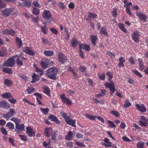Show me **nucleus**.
Listing matches in <instances>:
<instances>
[{
	"mask_svg": "<svg viewBox=\"0 0 148 148\" xmlns=\"http://www.w3.org/2000/svg\"><path fill=\"white\" fill-rule=\"evenodd\" d=\"M58 69L55 67H52L48 69L45 74L51 79L56 80L57 79L56 76L58 72Z\"/></svg>",
	"mask_w": 148,
	"mask_h": 148,
	"instance_id": "1",
	"label": "nucleus"
},
{
	"mask_svg": "<svg viewBox=\"0 0 148 148\" xmlns=\"http://www.w3.org/2000/svg\"><path fill=\"white\" fill-rule=\"evenodd\" d=\"M42 16L43 18L48 21L49 23H50L52 21V15L50 12L48 10H44L42 12Z\"/></svg>",
	"mask_w": 148,
	"mask_h": 148,
	"instance_id": "2",
	"label": "nucleus"
},
{
	"mask_svg": "<svg viewBox=\"0 0 148 148\" xmlns=\"http://www.w3.org/2000/svg\"><path fill=\"white\" fill-rule=\"evenodd\" d=\"M111 78H110L108 79V80L110 82V83H106L104 84V85L106 87L109 88L111 92H114L115 90V86L112 81Z\"/></svg>",
	"mask_w": 148,
	"mask_h": 148,
	"instance_id": "3",
	"label": "nucleus"
},
{
	"mask_svg": "<svg viewBox=\"0 0 148 148\" xmlns=\"http://www.w3.org/2000/svg\"><path fill=\"white\" fill-rule=\"evenodd\" d=\"M14 11V9L13 8H6L1 11L2 15L5 17H8L9 16L11 13Z\"/></svg>",
	"mask_w": 148,
	"mask_h": 148,
	"instance_id": "4",
	"label": "nucleus"
},
{
	"mask_svg": "<svg viewBox=\"0 0 148 148\" xmlns=\"http://www.w3.org/2000/svg\"><path fill=\"white\" fill-rule=\"evenodd\" d=\"M15 60L13 58H9L3 63V65L9 67H12L15 64Z\"/></svg>",
	"mask_w": 148,
	"mask_h": 148,
	"instance_id": "5",
	"label": "nucleus"
},
{
	"mask_svg": "<svg viewBox=\"0 0 148 148\" xmlns=\"http://www.w3.org/2000/svg\"><path fill=\"white\" fill-rule=\"evenodd\" d=\"M58 58L59 61L62 64H64L67 60L66 57L62 53L60 52L58 54Z\"/></svg>",
	"mask_w": 148,
	"mask_h": 148,
	"instance_id": "6",
	"label": "nucleus"
},
{
	"mask_svg": "<svg viewBox=\"0 0 148 148\" xmlns=\"http://www.w3.org/2000/svg\"><path fill=\"white\" fill-rule=\"evenodd\" d=\"M136 14L137 16L139 18L140 20L144 22L146 21V19L147 18V17L146 14L138 12H136Z\"/></svg>",
	"mask_w": 148,
	"mask_h": 148,
	"instance_id": "7",
	"label": "nucleus"
},
{
	"mask_svg": "<svg viewBox=\"0 0 148 148\" xmlns=\"http://www.w3.org/2000/svg\"><path fill=\"white\" fill-rule=\"evenodd\" d=\"M139 35L137 31H134L132 34L133 40L136 42H138L139 40Z\"/></svg>",
	"mask_w": 148,
	"mask_h": 148,
	"instance_id": "8",
	"label": "nucleus"
},
{
	"mask_svg": "<svg viewBox=\"0 0 148 148\" xmlns=\"http://www.w3.org/2000/svg\"><path fill=\"white\" fill-rule=\"evenodd\" d=\"M60 98L62 101L66 104L69 105L72 103L71 101L68 98L65 97L64 94H61L60 95Z\"/></svg>",
	"mask_w": 148,
	"mask_h": 148,
	"instance_id": "9",
	"label": "nucleus"
},
{
	"mask_svg": "<svg viewBox=\"0 0 148 148\" xmlns=\"http://www.w3.org/2000/svg\"><path fill=\"white\" fill-rule=\"evenodd\" d=\"M26 133L30 137L35 136V133L33 129L30 127H26Z\"/></svg>",
	"mask_w": 148,
	"mask_h": 148,
	"instance_id": "10",
	"label": "nucleus"
},
{
	"mask_svg": "<svg viewBox=\"0 0 148 148\" xmlns=\"http://www.w3.org/2000/svg\"><path fill=\"white\" fill-rule=\"evenodd\" d=\"M14 113L15 112L13 109H10V111L8 113L6 114L3 113L2 115L4 118L8 119L11 117Z\"/></svg>",
	"mask_w": 148,
	"mask_h": 148,
	"instance_id": "11",
	"label": "nucleus"
},
{
	"mask_svg": "<svg viewBox=\"0 0 148 148\" xmlns=\"http://www.w3.org/2000/svg\"><path fill=\"white\" fill-rule=\"evenodd\" d=\"M23 52L28 54L30 55L33 56L35 55V53L33 51L30 49L29 47H27L23 48Z\"/></svg>",
	"mask_w": 148,
	"mask_h": 148,
	"instance_id": "12",
	"label": "nucleus"
},
{
	"mask_svg": "<svg viewBox=\"0 0 148 148\" xmlns=\"http://www.w3.org/2000/svg\"><path fill=\"white\" fill-rule=\"evenodd\" d=\"M10 105L7 103L5 101H0V108H4L7 109L10 108Z\"/></svg>",
	"mask_w": 148,
	"mask_h": 148,
	"instance_id": "13",
	"label": "nucleus"
},
{
	"mask_svg": "<svg viewBox=\"0 0 148 148\" xmlns=\"http://www.w3.org/2000/svg\"><path fill=\"white\" fill-rule=\"evenodd\" d=\"M136 106L137 109L142 112H145L146 111V109L143 104L141 105H139L138 103L136 104Z\"/></svg>",
	"mask_w": 148,
	"mask_h": 148,
	"instance_id": "14",
	"label": "nucleus"
},
{
	"mask_svg": "<svg viewBox=\"0 0 148 148\" xmlns=\"http://www.w3.org/2000/svg\"><path fill=\"white\" fill-rule=\"evenodd\" d=\"M44 132L45 136L47 137H49L50 136V133L51 134L53 132L51 128L46 127L45 129Z\"/></svg>",
	"mask_w": 148,
	"mask_h": 148,
	"instance_id": "15",
	"label": "nucleus"
},
{
	"mask_svg": "<svg viewBox=\"0 0 148 148\" xmlns=\"http://www.w3.org/2000/svg\"><path fill=\"white\" fill-rule=\"evenodd\" d=\"M79 49H82L85 50H86L88 51L90 50L89 46L86 45L85 44H79Z\"/></svg>",
	"mask_w": 148,
	"mask_h": 148,
	"instance_id": "16",
	"label": "nucleus"
},
{
	"mask_svg": "<svg viewBox=\"0 0 148 148\" xmlns=\"http://www.w3.org/2000/svg\"><path fill=\"white\" fill-rule=\"evenodd\" d=\"M4 84L7 87H10L13 85V82L10 80L5 79H4Z\"/></svg>",
	"mask_w": 148,
	"mask_h": 148,
	"instance_id": "17",
	"label": "nucleus"
},
{
	"mask_svg": "<svg viewBox=\"0 0 148 148\" xmlns=\"http://www.w3.org/2000/svg\"><path fill=\"white\" fill-rule=\"evenodd\" d=\"M16 42L19 48L21 47L23 43L22 40L20 38L16 37Z\"/></svg>",
	"mask_w": 148,
	"mask_h": 148,
	"instance_id": "18",
	"label": "nucleus"
},
{
	"mask_svg": "<svg viewBox=\"0 0 148 148\" xmlns=\"http://www.w3.org/2000/svg\"><path fill=\"white\" fill-rule=\"evenodd\" d=\"M73 134L72 132L69 131L67 134L65 136V138L66 139L69 140H71L72 139Z\"/></svg>",
	"mask_w": 148,
	"mask_h": 148,
	"instance_id": "19",
	"label": "nucleus"
},
{
	"mask_svg": "<svg viewBox=\"0 0 148 148\" xmlns=\"http://www.w3.org/2000/svg\"><path fill=\"white\" fill-rule=\"evenodd\" d=\"M90 37L91 39V42L94 45H95V41L97 40V36L91 35H90Z\"/></svg>",
	"mask_w": 148,
	"mask_h": 148,
	"instance_id": "20",
	"label": "nucleus"
},
{
	"mask_svg": "<svg viewBox=\"0 0 148 148\" xmlns=\"http://www.w3.org/2000/svg\"><path fill=\"white\" fill-rule=\"evenodd\" d=\"M47 62H44L43 61H41L40 62V65L42 66V67L44 69H46L48 67L49 64L48 63V61H49L50 60H49L47 59Z\"/></svg>",
	"mask_w": 148,
	"mask_h": 148,
	"instance_id": "21",
	"label": "nucleus"
},
{
	"mask_svg": "<svg viewBox=\"0 0 148 148\" xmlns=\"http://www.w3.org/2000/svg\"><path fill=\"white\" fill-rule=\"evenodd\" d=\"M42 88L43 89V92L46 93L47 95L49 96H51L50 90L49 88L47 87H42Z\"/></svg>",
	"mask_w": 148,
	"mask_h": 148,
	"instance_id": "22",
	"label": "nucleus"
},
{
	"mask_svg": "<svg viewBox=\"0 0 148 148\" xmlns=\"http://www.w3.org/2000/svg\"><path fill=\"white\" fill-rule=\"evenodd\" d=\"M67 123L69 125H71L73 127H75L76 125H75V121L74 120L71 119L70 118L66 121Z\"/></svg>",
	"mask_w": 148,
	"mask_h": 148,
	"instance_id": "23",
	"label": "nucleus"
},
{
	"mask_svg": "<svg viewBox=\"0 0 148 148\" xmlns=\"http://www.w3.org/2000/svg\"><path fill=\"white\" fill-rule=\"evenodd\" d=\"M16 127L19 130L23 131L24 126L23 124H19L17 123L16 125Z\"/></svg>",
	"mask_w": 148,
	"mask_h": 148,
	"instance_id": "24",
	"label": "nucleus"
},
{
	"mask_svg": "<svg viewBox=\"0 0 148 148\" xmlns=\"http://www.w3.org/2000/svg\"><path fill=\"white\" fill-rule=\"evenodd\" d=\"M31 5V2L29 1H24V2L21 4V5L23 7H27L28 8L30 7Z\"/></svg>",
	"mask_w": 148,
	"mask_h": 148,
	"instance_id": "25",
	"label": "nucleus"
},
{
	"mask_svg": "<svg viewBox=\"0 0 148 148\" xmlns=\"http://www.w3.org/2000/svg\"><path fill=\"white\" fill-rule=\"evenodd\" d=\"M1 96L3 98H12V96L10 92H6L4 94H1Z\"/></svg>",
	"mask_w": 148,
	"mask_h": 148,
	"instance_id": "26",
	"label": "nucleus"
},
{
	"mask_svg": "<svg viewBox=\"0 0 148 148\" xmlns=\"http://www.w3.org/2000/svg\"><path fill=\"white\" fill-rule=\"evenodd\" d=\"M106 28L105 27H102L100 31V33L101 34H103L105 36H106L108 35L107 32L106 31Z\"/></svg>",
	"mask_w": 148,
	"mask_h": 148,
	"instance_id": "27",
	"label": "nucleus"
},
{
	"mask_svg": "<svg viewBox=\"0 0 148 148\" xmlns=\"http://www.w3.org/2000/svg\"><path fill=\"white\" fill-rule=\"evenodd\" d=\"M88 18L93 19L97 18V15L95 14L90 12H88Z\"/></svg>",
	"mask_w": 148,
	"mask_h": 148,
	"instance_id": "28",
	"label": "nucleus"
},
{
	"mask_svg": "<svg viewBox=\"0 0 148 148\" xmlns=\"http://www.w3.org/2000/svg\"><path fill=\"white\" fill-rule=\"evenodd\" d=\"M44 54L46 56H51L53 55V52L52 51H44Z\"/></svg>",
	"mask_w": 148,
	"mask_h": 148,
	"instance_id": "29",
	"label": "nucleus"
},
{
	"mask_svg": "<svg viewBox=\"0 0 148 148\" xmlns=\"http://www.w3.org/2000/svg\"><path fill=\"white\" fill-rule=\"evenodd\" d=\"M131 104V103L130 102L129 99H127L125 101V103L124 104V107L125 108H126L130 106Z\"/></svg>",
	"mask_w": 148,
	"mask_h": 148,
	"instance_id": "30",
	"label": "nucleus"
},
{
	"mask_svg": "<svg viewBox=\"0 0 148 148\" xmlns=\"http://www.w3.org/2000/svg\"><path fill=\"white\" fill-rule=\"evenodd\" d=\"M71 44L73 47H75L77 44V40L75 38H73L71 40Z\"/></svg>",
	"mask_w": 148,
	"mask_h": 148,
	"instance_id": "31",
	"label": "nucleus"
},
{
	"mask_svg": "<svg viewBox=\"0 0 148 148\" xmlns=\"http://www.w3.org/2000/svg\"><path fill=\"white\" fill-rule=\"evenodd\" d=\"M32 12L35 15H38L39 14L40 10L37 8H34L32 10Z\"/></svg>",
	"mask_w": 148,
	"mask_h": 148,
	"instance_id": "32",
	"label": "nucleus"
},
{
	"mask_svg": "<svg viewBox=\"0 0 148 148\" xmlns=\"http://www.w3.org/2000/svg\"><path fill=\"white\" fill-rule=\"evenodd\" d=\"M3 71L9 74H12V70L9 68H5L3 69Z\"/></svg>",
	"mask_w": 148,
	"mask_h": 148,
	"instance_id": "33",
	"label": "nucleus"
},
{
	"mask_svg": "<svg viewBox=\"0 0 148 148\" xmlns=\"http://www.w3.org/2000/svg\"><path fill=\"white\" fill-rule=\"evenodd\" d=\"M145 145L144 142H138L136 145L137 148H144L143 146Z\"/></svg>",
	"mask_w": 148,
	"mask_h": 148,
	"instance_id": "34",
	"label": "nucleus"
},
{
	"mask_svg": "<svg viewBox=\"0 0 148 148\" xmlns=\"http://www.w3.org/2000/svg\"><path fill=\"white\" fill-rule=\"evenodd\" d=\"M40 110L45 115H46L48 113L49 110L48 108H40Z\"/></svg>",
	"mask_w": 148,
	"mask_h": 148,
	"instance_id": "35",
	"label": "nucleus"
},
{
	"mask_svg": "<svg viewBox=\"0 0 148 148\" xmlns=\"http://www.w3.org/2000/svg\"><path fill=\"white\" fill-rule=\"evenodd\" d=\"M111 113L112 115L117 117H119L120 115V114L118 111L114 110L112 111L111 112Z\"/></svg>",
	"mask_w": 148,
	"mask_h": 148,
	"instance_id": "36",
	"label": "nucleus"
},
{
	"mask_svg": "<svg viewBox=\"0 0 148 148\" xmlns=\"http://www.w3.org/2000/svg\"><path fill=\"white\" fill-rule=\"evenodd\" d=\"M32 78L35 79V80H37V81L40 79V77L35 73H34L32 76Z\"/></svg>",
	"mask_w": 148,
	"mask_h": 148,
	"instance_id": "37",
	"label": "nucleus"
},
{
	"mask_svg": "<svg viewBox=\"0 0 148 148\" xmlns=\"http://www.w3.org/2000/svg\"><path fill=\"white\" fill-rule=\"evenodd\" d=\"M41 29L42 32L45 34L47 33V28L46 26H41Z\"/></svg>",
	"mask_w": 148,
	"mask_h": 148,
	"instance_id": "38",
	"label": "nucleus"
},
{
	"mask_svg": "<svg viewBox=\"0 0 148 148\" xmlns=\"http://www.w3.org/2000/svg\"><path fill=\"white\" fill-rule=\"evenodd\" d=\"M16 64L20 66L23 65V62L20 60L19 58H18L16 60Z\"/></svg>",
	"mask_w": 148,
	"mask_h": 148,
	"instance_id": "39",
	"label": "nucleus"
},
{
	"mask_svg": "<svg viewBox=\"0 0 148 148\" xmlns=\"http://www.w3.org/2000/svg\"><path fill=\"white\" fill-rule=\"evenodd\" d=\"M107 122L109 124V126L111 128L116 127V125L112 121L110 120H108Z\"/></svg>",
	"mask_w": 148,
	"mask_h": 148,
	"instance_id": "40",
	"label": "nucleus"
},
{
	"mask_svg": "<svg viewBox=\"0 0 148 148\" xmlns=\"http://www.w3.org/2000/svg\"><path fill=\"white\" fill-rule=\"evenodd\" d=\"M0 130L1 132L3 134L5 135H6L8 134V133L6 130L3 127H2L0 128Z\"/></svg>",
	"mask_w": 148,
	"mask_h": 148,
	"instance_id": "41",
	"label": "nucleus"
},
{
	"mask_svg": "<svg viewBox=\"0 0 148 148\" xmlns=\"http://www.w3.org/2000/svg\"><path fill=\"white\" fill-rule=\"evenodd\" d=\"M11 120L14 121L16 124H17L18 123L20 122V120L18 118L13 117L10 119Z\"/></svg>",
	"mask_w": 148,
	"mask_h": 148,
	"instance_id": "42",
	"label": "nucleus"
},
{
	"mask_svg": "<svg viewBox=\"0 0 148 148\" xmlns=\"http://www.w3.org/2000/svg\"><path fill=\"white\" fill-rule=\"evenodd\" d=\"M118 26L122 31L125 32H126V30L124 27L123 24H119Z\"/></svg>",
	"mask_w": 148,
	"mask_h": 148,
	"instance_id": "43",
	"label": "nucleus"
},
{
	"mask_svg": "<svg viewBox=\"0 0 148 148\" xmlns=\"http://www.w3.org/2000/svg\"><path fill=\"white\" fill-rule=\"evenodd\" d=\"M42 42L44 44H49L50 43L47 39H45L44 38H42Z\"/></svg>",
	"mask_w": 148,
	"mask_h": 148,
	"instance_id": "44",
	"label": "nucleus"
},
{
	"mask_svg": "<svg viewBox=\"0 0 148 148\" xmlns=\"http://www.w3.org/2000/svg\"><path fill=\"white\" fill-rule=\"evenodd\" d=\"M27 91L29 94H31L32 92L35 91V89L32 87H28L27 89Z\"/></svg>",
	"mask_w": 148,
	"mask_h": 148,
	"instance_id": "45",
	"label": "nucleus"
},
{
	"mask_svg": "<svg viewBox=\"0 0 148 148\" xmlns=\"http://www.w3.org/2000/svg\"><path fill=\"white\" fill-rule=\"evenodd\" d=\"M62 116L65 119V121L66 122L67 120H69L70 118L68 116L66 113H64L62 115Z\"/></svg>",
	"mask_w": 148,
	"mask_h": 148,
	"instance_id": "46",
	"label": "nucleus"
},
{
	"mask_svg": "<svg viewBox=\"0 0 148 148\" xmlns=\"http://www.w3.org/2000/svg\"><path fill=\"white\" fill-rule=\"evenodd\" d=\"M50 30L51 32L55 35H57L58 33V31L53 28H51L50 29Z\"/></svg>",
	"mask_w": 148,
	"mask_h": 148,
	"instance_id": "47",
	"label": "nucleus"
},
{
	"mask_svg": "<svg viewBox=\"0 0 148 148\" xmlns=\"http://www.w3.org/2000/svg\"><path fill=\"white\" fill-rule=\"evenodd\" d=\"M57 117L53 115V114H50L49 116V119L51 120V121H54L56 119H57Z\"/></svg>",
	"mask_w": 148,
	"mask_h": 148,
	"instance_id": "48",
	"label": "nucleus"
},
{
	"mask_svg": "<svg viewBox=\"0 0 148 148\" xmlns=\"http://www.w3.org/2000/svg\"><path fill=\"white\" fill-rule=\"evenodd\" d=\"M6 126L9 127V129H13L14 128V125L12 123H8L6 125Z\"/></svg>",
	"mask_w": 148,
	"mask_h": 148,
	"instance_id": "49",
	"label": "nucleus"
},
{
	"mask_svg": "<svg viewBox=\"0 0 148 148\" xmlns=\"http://www.w3.org/2000/svg\"><path fill=\"white\" fill-rule=\"evenodd\" d=\"M139 122L140 125L146 127L148 125V124L144 121H140Z\"/></svg>",
	"mask_w": 148,
	"mask_h": 148,
	"instance_id": "50",
	"label": "nucleus"
},
{
	"mask_svg": "<svg viewBox=\"0 0 148 148\" xmlns=\"http://www.w3.org/2000/svg\"><path fill=\"white\" fill-rule=\"evenodd\" d=\"M58 5L62 10L64 9L65 7L64 3L62 2H59L58 4Z\"/></svg>",
	"mask_w": 148,
	"mask_h": 148,
	"instance_id": "51",
	"label": "nucleus"
},
{
	"mask_svg": "<svg viewBox=\"0 0 148 148\" xmlns=\"http://www.w3.org/2000/svg\"><path fill=\"white\" fill-rule=\"evenodd\" d=\"M93 101L96 103H100L102 104H104V102L102 100H99L96 99H93Z\"/></svg>",
	"mask_w": 148,
	"mask_h": 148,
	"instance_id": "52",
	"label": "nucleus"
},
{
	"mask_svg": "<svg viewBox=\"0 0 148 148\" xmlns=\"http://www.w3.org/2000/svg\"><path fill=\"white\" fill-rule=\"evenodd\" d=\"M86 116L88 118L91 120H95V116H92V115L89 114H86Z\"/></svg>",
	"mask_w": 148,
	"mask_h": 148,
	"instance_id": "53",
	"label": "nucleus"
},
{
	"mask_svg": "<svg viewBox=\"0 0 148 148\" xmlns=\"http://www.w3.org/2000/svg\"><path fill=\"white\" fill-rule=\"evenodd\" d=\"M126 11L127 13L130 15L132 16V14L130 10V6H127L126 7Z\"/></svg>",
	"mask_w": 148,
	"mask_h": 148,
	"instance_id": "54",
	"label": "nucleus"
},
{
	"mask_svg": "<svg viewBox=\"0 0 148 148\" xmlns=\"http://www.w3.org/2000/svg\"><path fill=\"white\" fill-rule=\"evenodd\" d=\"M18 76L25 81H26L27 80V77L25 75L20 74L18 75Z\"/></svg>",
	"mask_w": 148,
	"mask_h": 148,
	"instance_id": "55",
	"label": "nucleus"
},
{
	"mask_svg": "<svg viewBox=\"0 0 148 148\" xmlns=\"http://www.w3.org/2000/svg\"><path fill=\"white\" fill-rule=\"evenodd\" d=\"M18 136L21 137L22 140L24 141H27V138L25 135L19 134Z\"/></svg>",
	"mask_w": 148,
	"mask_h": 148,
	"instance_id": "56",
	"label": "nucleus"
},
{
	"mask_svg": "<svg viewBox=\"0 0 148 148\" xmlns=\"http://www.w3.org/2000/svg\"><path fill=\"white\" fill-rule=\"evenodd\" d=\"M79 70L80 71H81L83 73L86 70V68L84 66H81L79 67Z\"/></svg>",
	"mask_w": 148,
	"mask_h": 148,
	"instance_id": "57",
	"label": "nucleus"
},
{
	"mask_svg": "<svg viewBox=\"0 0 148 148\" xmlns=\"http://www.w3.org/2000/svg\"><path fill=\"white\" fill-rule=\"evenodd\" d=\"M56 132H53V133H51V137L52 140H54L56 138Z\"/></svg>",
	"mask_w": 148,
	"mask_h": 148,
	"instance_id": "58",
	"label": "nucleus"
},
{
	"mask_svg": "<svg viewBox=\"0 0 148 148\" xmlns=\"http://www.w3.org/2000/svg\"><path fill=\"white\" fill-rule=\"evenodd\" d=\"M139 69L141 71L143 70L145 68V66L143 64V62L141 63H139Z\"/></svg>",
	"mask_w": 148,
	"mask_h": 148,
	"instance_id": "59",
	"label": "nucleus"
},
{
	"mask_svg": "<svg viewBox=\"0 0 148 148\" xmlns=\"http://www.w3.org/2000/svg\"><path fill=\"white\" fill-rule=\"evenodd\" d=\"M98 76L99 77V78L101 80H104L105 79V73H103L102 74L100 75H99L98 74Z\"/></svg>",
	"mask_w": 148,
	"mask_h": 148,
	"instance_id": "60",
	"label": "nucleus"
},
{
	"mask_svg": "<svg viewBox=\"0 0 148 148\" xmlns=\"http://www.w3.org/2000/svg\"><path fill=\"white\" fill-rule=\"evenodd\" d=\"M12 99H8L9 101L11 103L14 104L16 102V100L13 99V97L11 98Z\"/></svg>",
	"mask_w": 148,
	"mask_h": 148,
	"instance_id": "61",
	"label": "nucleus"
},
{
	"mask_svg": "<svg viewBox=\"0 0 148 148\" xmlns=\"http://www.w3.org/2000/svg\"><path fill=\"white\" fill-rule=\"evenodd\" d=\"M15 33V32L13 30H8V35H10L14 36Z\"/></svg>",
	"mask_w": 148,
	"mask_h": 148,
	"instance_id": "62",
	"label": "nucleus"
},
{
	"mask_svg": "<svg viewBox=\"0 0 148 148\" xmlns=\"http://www.w3.org/2000/svg\"><path fill=\"white\" fill-rule=\"evenodd\" d=\"M9 142L14 146H15V144L14 143V140L12 138H9Z\"/></svg>",
	"mask_w": 148,
	"mask_h": 148,
	"instance_id": "63",
	"label": "nucleus"
},
{
	"mask_svg": "<svg viewBox=\"0 0 148 148\" xmlns=\"http://www.w3.org/2000/svg\"><path fill=\"white\" fill-rule=\"evenodd\" d=\"M129 61L131 64H134L135 63L134 59L132 57L129 58Z\"/></svg>",
	"mask_w": 148,
	"mask_h": 148,
	"instance_id": "64",
	"label": "nucleus"
}]
</instances>
